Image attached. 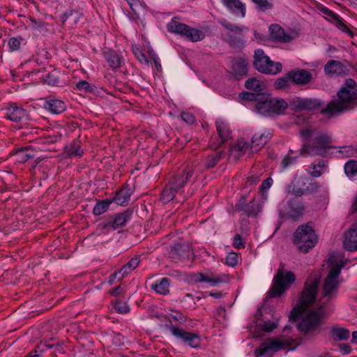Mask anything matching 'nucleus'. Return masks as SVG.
<instances>
[{"instance_id": "f257e3e1", "label": "nucleus", "mask_w": 357, "mask_h": 357, "mask_svg": "<svg viewBox=\"0 0 357 357\" xmlns=\"http://www.w3.org/2000/svg\"><path fill=\"white\" fill-rule=\"evenodd\" d=\"M346 261L343 254L331 252L325 261L328 271L319 291L315 290L317 283L314 281V334L320 333L324 328L328 317V303L337 296L342 282L340 275Z\"/></svg>"}, {"instance_id": "f03ea898", "label": "nucleus", "mask_w": 357, "mask_h": 357, "mask_svg": "<svg viewBox=\"0 0 357 357\" xmlns=\"http://www.w3.org/2000/svg\"><path fill=\"white\" fill-rule=\"evenodd\" d=\"M337 100L330 102L325 107L319 100H314V114H321L326 118L353 109L357 106V84L352 79H347L337 93ZM318 116H317V118Z\"/></svg>"}, {"instance_id": "7ed1b4c3", "label": "nucleus", "mask_w": 357, "mask_h": 357, "mask_svg": "<svg viewBox=\"0 0 357 357\" xmlns=\"http://www.w3.org/2000/svg\"><path fill=\"white\" fill-rule=\"evenodd\" d=\"M289 320L300 321L297 328L303 334L312 329V280L308 278L297 305L292 309Z\"/></svg>"}, {"instance_id": "20e7f679", "label": "nucleus", "mask_w": 357, "mask_h": 357, "mask_svg": "<svg viewBox=\"0 0 357 357\" xmlns=\"http://www.w3.org/2000/svg\"><path fill=\"white\" fill-rule=\"evenodd\" d=\"M197 177L192 166L183 167L177 174L169 181V183L163 188L160 200L163 203H167L175 199L177 202L180 200L176 195L181 193L182 188L188 183H193Z\"/></svg>"}, {"instance_id": "39448f33", "label": "nucleus", "mask_w": 357, "mask_h": 357, "mask_svg": "<svg viewBox=\"0 0 357 357\" xmlns=\"http://www.w3.org/2000/svg\"><path fill=\"white\" fill-rule=\"evenodd\" d=\"M271 137V133L266 132L264 133H255L252 138L251 144L243 139L238 141L237 145L233 146L230 150V155L236 159H238L241 155L259 151Z\"/></svg>"}, {"instance_id": "423d86ee", "label": "nucleus", "mask_w": 357, "mask_h": 357, "mask_svg": "<svg viewBox=\"0 0 357 357\" xmlns=\"http://www.w3.org/2000/svg\"><path fill=\"white\" fill-rule=\"evenodd\" d=\"M287 107L284 99L272 98L269 95L263 94L261 100L256 102L255 109L261 115L271 116L284 114Z\"/></svg>"}, {"instance_id": "0eeeda50", "label": "nucleus", "mask_w": 357, "mask_h": 357, "mask_svg": "<svg viewBox=\"0 0 357 357\" xmlns=\"http://www.w3.org/2000/svg\"><path fill=\"white\" fill-rule=\"evenodd\" d=\"M296 280V275L292 271H285L284 265L280 264V268L273 278V285L268 291L271 298L279 297L285 292Z\"/></svg>"}, {"instance_id": "6e6552de", "label": "nucleus", "mask_w": 357, "mask_h": 357, "mask_svg": "<svg viewBox=\"0 0 357 357\" xmlns=\"http://www.w3.org/2000/svg\"><path fill=\"white\" fill-rule=\"evenodd\" d=\"M292 242L300 252H309L312 248V222L298 226L294 232Z\"/></svg>"}, {"instance_id": "1a4fd4ad", "label": "nucleus", "mask_w": 357, "mask_h": 357, "mask_svg": "<svg viewBox=\"0 0 357 357\" xmlns=\"http://www.w3.org/2000/svg\"><path fill=\"white\" fill-rule=\"evenodd\" d=\"M220 24L225 29V40L227 43L234 47H243L245 43L243 32L248 31V27L235 25L226 20L220 21Z\"/></svg>"}, {"instance_id": "9d476101", "label": "nucleus", "mask_w": 357, "mask_h": 357, "mask_svg": "<svg viewBox=\"0 0 357 357\" xmlns=\"http://www.w3.org/2000/svg\"><path fill=\"white\" fill-rule=\"evenodd\" d=\"M253 65L258 71L266 74L275 75L282 70V64L271 61L261 49L255 51Z\"/></svg>"}, {"instance_id": "9b49d317", "label": "nucleus", "mask_w": 357, "mask_h": 357, "mask_svg": "<svg viewBox=\"0 0 357 357\" xmlns=\"http://www.w3.org/2000/svg\"><path fill=\"white\" fill-rule=\"evenodd\" d=\"M293 340L276 338L268 339L255 350V357H271L273 353L291 345Z\"/></svg>"}, {"instance_id": "f8f14e48", "label": "nucleus", "mask_w": 357, "mask_h": 357, "mask_svg": "<svg viewBox=\"0 0 357 357\" xmlns=\"http://www.w3.org/2000/svg\"><path fill=\"white\" fill-rule=\"evenodd\" d=\"M331 137L326 132H316L314 133V158L321 156L326 158L331 154Z\"/></svg>"}, {"instance_id": "ddd939ff", "label": "nucleus", "mask_w": 357, "mask_h": 357, "mask_svg": "<svg viewBox=\"0 0 357 357\" xmlns=\"http://www.w3.org/2000/svg\"><path fill=\"white\" fill-rule=\"evenodd\" d=\"M192 280L195 283L207 282L212 287H215L219 284L227 283L229 282V276L226 274H215L213 272H208L206 274L202 273H195L192 275Z\"/></svg>"}, {"instance_id": "4468645a", "label": "nucleus", "mask_w": 357, "mask_h": 357, "mask_svg": "<svg viewBox=\"0 0 357 357\" xmlns=\"http://www.w3.org/2000/svg\"><path fill=\"white\" fill-rule=\"evenodd\" d=\"M314 10L319 11L325 18L331 20L340 30L347 33L350 37H354L353 32L347 27L342 19L328 8L319 3L314 2Z\"/></svg>"}, {"instance_id": "2eb2a0df", "label": "nucleus", "mask_w": 357, "mask_h": 357, "mask_svg": "<svg viewBox=\"0 0 357 357\" xmlns=\"http://www.w3.org/2000/svg\"><path fill=\"white\" fill-rule=\"evenodd\" d=\"M172 334L177 338L181 339L185 344L192 348H197L200 344V338L196 333L188 332L176 328L172 324L168 326Z\"/></svg>"}, {"instance_id": "dca6fc26", "label": "nucleus", "mask_w": 357, "mask_h": 357, "mask_svg": "<svg viewBox=\"0 0 357 357\" xmlns=\"http://www.w3.org/2000/svg\"><path fill=\"white\" fill-rule=\"evenodd\" d=\"M218 138L213 140L211 144L212 149L217 150L220 146L226 143L231 137V130L227 124L222 120L218 119L215 122Z\"/></svg>"}, {"instance_id": "f3484780", "label": "nucleus", "mask_w": 357, "mask_h": 357, "mask_svg": "<svg viewBox=\"0 0 357 357\" xmlns=\"http://www.w3.org/2000/svg\"><path fill=\"white\" fill-rule=\"evenodd\" d=\"M342 248L349 252L357 250V222L353 223L343 234Z\"/></svg>"}, {"instance_id": "a211bd4d", "label": "nucleus", "mask_w": 357, "mask_h": 357, "mask_svg": "<svg viewBox=\"0 0 357 357\" xmlns=\"http://www.w3.org/2000/svg\"><path fill=\"white\" fill-rule=\"evenodd\" d=\"M5 110L6 118L11 121L20 122L28 117L26 111L14 102L8 103Z\"/></svg>"}, {"instance_id": "6ab92c4d", "label": "nucleus", "mask_w": 357, "mask_h": 357, "mask_svg": "<svg viewBox=\"0 0 357 357\" xmlns=\"http://www.w3.org/2000/svg\"><path fill=\"white\" fill-rule=\"evenodd\" d=\"M190 253V246L186 244L176 243L170 248L169 257L173 260H183L188 258Z\"/></svg>"}, {"instance_id": "aec40b11", "label": "nucleus", "mask_w": 357, "mask_h": 357, "mask_svg": "<svg viewBox=\"0 0 357 357\" xmlns=\"http://www.w3.org/2000/svg\"><path fill=\"white\" fill-rule=\"evenodd\" d=\"M223 5L233 14L240 15L241 17L245 16L246 8L241 0H222Z\"/></svg>"}, {"instance_id": "412c9836", "label": "nucleus", "mask_w": 357, "mask_h": 357, "mask_svg": "<svg viewBox=\"0 0 357 357\" xmlns=\"http://www.w3.org/2000/svg\"><path fill=\"white\" fill-rule=\"evenodd\" d=\"M291 77L292 84L303 85L309 82L311 79V75L305 70L299 69L288 72Z\"/></svg>"}, {"instance_id": "4be33fe9", "label": "nucleus", "mask_w": 357, "mask_h": 357, "mask_svg": "<svg viewBox=\"0 0 357 357\" xmlns=\"http://www.w3.org/2000/svg\"><path fill=\"white\" fill-rule=\"evenodd\" d=\"M271 37L280 42L288 43L292 40L291 35L286 33L284 29L278 24H271L269 27Z\"/></svg>"}, {"instance_id": "5701e85b", "label": "nucleus", "mask_w": 357, "mask_h": 357, "mask_svg": "<svg viewBox=\"0 0 357 357\" xmlns=\"http://www.w3.org/2000/svg\"><path fill=\"white\" fill-rule=\"evenodd\" d=\"M324 70L327 75L332 76L345 74L347 69L342 63L336 61H331L326 65Z\"/></svg>"}, {"instance_id": "b1692460", "label": "nucleus", "mask_w": 357, "mask_h": 357, "mask_svg": "<svg viewBox=\"0 0 357 357\" xmlns=\"http://www.w3.org/2000/svg\"><path fill=\"white\" fill-rule=\"evenodd\" d=\"M331 154L340 158L354 157L357 154V149L352 146H332Z\"/></svg>"}, {"instance_id": "393cba45", "label": "nucleus", "mask_w": 357, "mask_h": 357, "mask_svg": "<svg viewBox=\"0 0 357 357\" xmlns=\"http://www.w3.org/2000/svg\"><path fill=\"white\" fill-rule=\"evenodd\" d=\"M289 105L295 111L310 109L312 107V100L297 97L290 101Z\"/></svg>"}, {"instance_id": "a878e982", "label": "nucleus", "mask_w": 357, "mask_h": 357, "mask_svg": "<svg viewBox=\"0 0 357 357\" xmlns=\"http://www.w3.org/2000/svg\"><path fill=\"white\" fill-rule=\"evenodd\" d=\"M290 209L287 213V217L293 221H296L302 215L305 211V207L303 204L295 203L293 201L289 202Z\"/></svg>"}, {"instance_id": "bb28decb", "label": "nucleus", "mask_w": 357, "mask_h": 357, "mask_svg": "<svg viewBox=\"0 0 357 357\" xmlns=\"http://www.w3.org/2000/svg\"><path fill=\"white\" fill-rule=\"evenodd\" d=\"M44 107L54 114H61L66 110L65 103L57 99L46 101Z\"/></svg>"}, {"instance_id": "cd10ccee", "label": "nucleus", "mask_w": 357, "mask_h": 357, "mask_svg": "<svg viewBox=\"0 0 357 357\" xmlns=\"http://www.w3.org/2000/svg\"><path fill=\"white\" fill-rule=\"evenodd\" d=\"M302 138L303 139V145L301 149V154L307 156L310 154L312 150V132L310 129H305L301 131Z\"/></svg>"}, {"instance_id": "c85d7f7f", "label": "nucleus", "mask_w": 357, "mask_h": 357, "mask_svg": "<svg viewBox=\"0 0 357 357\" xmlns=\"http://www.w3.org/2000/svg\"><path fill=\"white\" fill-rule=\"evenodd\" d=\"M167 27L169 32L183 36L187 30L186 29H188V25L181 23L178 18L174 17L172 19L171 22L167 24Z\"/></svg>"}, {"instance_id": "c756f323", "label": "nucleus", "mask_w": 357, "mask_h": 357, "mask_svg": "<svg viewBox=\"0 0 357 357\" xmlns=\"http://www.w3.org/2000/svg\"><path fill=\"white\" fill-rule=\"evenodd\" d=\"M65 153L70 158H80L84 153V150L81 148L79 141H74L70 144L66 146Z\"/></svg>"}, {"instance_id": "7c9ffc66", "label": "nucleus", "mask_w": 357, "mask_h": 357, "mask_svg": "<svg viewBox=\"0 0 357 357\" xmlns=\"http://www.w3.org/2000/svg\"><path fill=\"white\" fill-rule=\"evenodd\" d=\"M225 151H218L207 157L204 160V166L206 169H211L214 167L218 162L224 158Z\"/></svg>"}, {"instance_id": "2f4dec72", "label": "nucleus", "mask_w": 357, "mask_h": 357, "mask_svg": "<svg viewBox=\"0 0 357 357\" xmlns=\"http://www.w3.org/2000/svg\"><path fill=\"white\" fill-rule=\"evenodd\" d=\"M15 156L18 162L24 163L29 159L33 158L36 156V152L32 149L25 147L17 150L15 153Z\"/></svg>"}, {"instance_id": "473e14b6", "label": "nucleus", "mask_w": 357, "mask_h": 357, "mask_svg": "<svg viewBox=\"0 0 357 357\" xmlns=\"http://www.w3.org/2000/svg\"><path fill=\"white\" fill-rule=\"evenodd\" d=\"M248 61L243 58H238L233 61V70L236 75H245L248 71Z\"/></svg>"}, {"instance_id": "72a5a7b5", "label": "nucleus", "mask_w": 357, "mask_h": 357, "mask_svg": "<svg viewBox=\"0 0 357 357\" xmlns=\"http://www.w3.org/2000/svg\"><path fill=\"white\" fill-rule=\"evenodd\" d=\"M132 213L129 211H126L123 213H119L115 215L112 227L114 229L125 226L128 220L130 219Z\"/></svg>"}, {"instance_id": "f704fd0d", "label": "nucleus", "mask_w": 357, "mask_h": 357, "mask_svg": "<svg viewBox=\"0 0 357 357\" xmlns=\"http://www.w3.org/2000/svg\"><path fill=\"white\" fill-rule=\"evenodd\" d=\"M188 30L185 31L184 37L192 42L202 40L205 38V33L201 30L192 28L188 26Z\"/></svg>"}, {"instance_id": "c9c22d12", "label": "nucleus", "mask_w": 357, "mask_h": 357, "mask_svg": "<svg viewBox=\"0 0 357 357\" xmlns=\"http://www.w3.org/2000/svg\"><path fill=\"white\" fill-rule=\"evenodd\" d=\"M140 258L135 257L132 258L126 264H125L119 271V273L121 274V278L127 275L131 271L135 270L139 264Z\"/></svg>"}, {"instance_id": "e433bc0d", "label": "nucleus", "mask_w": 357, "mask_h": 357, "mask_svg": "<svg viewBox=\"0 0 357 357\" xmlns=\"http://www.w3.org/2000/svg\"><path fill=\"white\" fill-rule=\"evenodd\" d=\"M240 209L243 211L248 216H256L261 211L259 203L255 199L245 204L243 206L241 207Z\"/></svg>"}, {"instance_id": "4c0bfd02", "label": "nucleus", "mask_w": 357, "mask_h": 357, "mask_svg": "<svg viewBox=\"0 0 357 357\" xmlns=\"http://www.w3.org/2000/svg\"><path fill=\"white\" fill-rule=\"evenodd\" d=\"M169 280L166 278H162L158 282L151 285V289L157 293L165 295L169 293Z\"/></svg>"}, {"instance_id": "58836bf2", "label": "nucleus", "mask_w": 357, "mask_h": 357, "mask_svg": "<svg viewBox=\"0 0 357 357\" xmlns=\"http://www.w3.org/2000/svg\"><path fill=\"white\" fill-rule=\"evenodd\" d=\"M292 84V82L289 73H286L284 76L277 79L274 83V86L276 89H289Z\"/></svg>"}, {"instance_id": "ea45409f", "label": "nucleus", "mask_w": 357, "mask_h": 357, "mask_svg": "<svg viewBox=\"0 0 357 357\" xmlns=\"http://www.w3.org/2000/svg\"><path fill=\"white\" fill-rule=\"evenodd\" d=\"M43 80L44 82H45L50 86H59L60 84L59 72L56 70H52V72L49 73L45 75V77L43 78Z\"/></svg>"}, {"instance_id": "a19ab883", "label": "nucleus", "mask_w": 357, "mask_h": 357, "mask_svg": "<svg viewBox=\"0 0 357 357\" xmlns=\"http://www.w3.org/2000/svg\"><path fill=\"white\" fill-rule=\"evenodd\" d=\"M105 59L109 66L114 69L119 68L121 65L120 57L114 52H109L106 53Z\"/></svg>"}, {"instance_id": "79ce46f5", "label": "nucleus", "mask_w": 357, "mask_h": 357, "mask_svg": "<svg viewBox=\"0 0 357 357\" xmlns=\"http://www.w3.org/2000/svg\"><path fill=\"white\" fill-rule=\"evenodd\" d=\"M245 86L246 89L253 90L255 92L261 91L263 89L262 82L255 77L248 79L245 83Z\"/></svg>"}, {"instance_id": "37998d69", "label": "nucleus", "mask_w": 357, "mask_h": 357, "mask_svg": "<svg viewBox=\"0 0 357 357\" xmlns=\"http://www.w3.org/2000/svg\"><path fill=\"white\" fill-rule=\"evenodd\" d=\"M344 172L349 178H353L357 175V161L350 160L344 165Z\"/></svg>"}, {"instance_id": "c03bdc74", "label": "nucleus", "mask_w": 357, "mask_h": 357, "mask_svg": "<svg viewBox=\"0 0 357 357\" xmlns=\"http://www.w3.org/2000/svg\"><path fill=\"white\" fill-rule=\"evenodd\" d=\"M327 169V162L324 158L318 160L316 164H314V177H319L326 172Z\"/></svg>"}, {"instance_id": "a18cd8bd", "label": "nucleus", "mask_w": 357, "mask_h": 357, "mask_svg": "<svg viewBox=\"0 0 357 357\" xmlns=\"http://www.w3.org/2000/svg\"><path fill=\"white\" fill-rule=\"evenodd\" d=\"M130 196L128 190L122 189L116 194L114 200L119 205H124L128 203Z\"/></svg>"}, {"instance_id": "49530a36", "label": "nucleus", "mask_w": 357, "mask_h": 357, "mask_svg": "<svg viewBox=\"0 0 357 357\" xmlns=\"http://www.w3.org/2000/svg\"><path fill=\"white\" fill-rule=\"evenodd\" d=\"M349 335V331L344 328L336 327L333 329V336L335 340H346Z\"/></svg>"}, {"instance_id": "de8ad7c7", "label": "nucleus", "mask_w": 357, "mask_h": 357, "mask_svg": "<svg viewBox=\"0 0 357 357\" xmlns=\"http://www.w3.org/2000/svg\"><path fill=\"white\" fill-rule=\"evenodd\" d=\"M312 173H308L307 175L300 176L296 183L302 188H306V190L308 191L310 187L312 185Z\"/></svg>"}, {"instance_id": "09e8293b", "label": "nucleus", "mask_w": 357, "mask_h": 357, "mask_svg": "<svg viewBox=\"0 0 357 357\" xmlns=\"http://www.w3.org/2000/svg\"><path fill=\"white\" fill-rule=\"evenodd\" d=\"M109 202L107 201H101L98 202L93 208V213L99 215L104 213L109 208Z\"/></svg>"}, {"instance_id": "8fccbe9b", "label": "nucleus", "mask_w": 357, "mask_h": 357, "mask_svg": "<svg viewBox=\"0 0 357 357\" xmlns=\"http://www.w3.org/2000/svg\"><path fill=\"white\" fill-rule=\"evenodd\" d=\"M50 347H51L50 345H47L45 343H40L36 347L35 350L31 352L26 357H43L41 355L42 353Z\"/></svg>"}, {"instance_id": "3c124183", "label": "nucleus", "mask_w": 357, "mask_h": 357, "mask_svg": "<svg viewBox=\"0 0 357 357\" xmlns=\"http://www.w3.org/2000/svg\"><path fill=\"white\" fill-rule=\"evenodd\" d=\"M307 191L306 190V188H302L297 185L296 183L292 187L289 186L288 188V192L292 195L296 197H301L305 195Z\"/></svg>"}, {"instance_id": "603ef678", "label": "nucleus", "mask_w": 357, "mask_h": 357, "mask_svg": "<svg viewBox=\"0 0 357 357\" xmlns=\"http://www.w3.org/2000/svg\"><path fill=\"white\" fill-rule=\"evenodd\" d=\"M255 3L259 10L264 12L270 10L273 7V4L268 0H252Z\"/></svg>"}, {"instance_id": "864d4df0", "label": "nucleus", "mask_w": 357, "mask_h": 357, "mask_svg": "<svg viewBox=\"0 0 357 357\" xmlns=\"http://www.w3.org/2000/svg\"><path fill=\"white\" fill-rule=\"evenodd\" d=\"M261 96L262 95L256 94L250 92H243L239 94V97L243 100L250 101L255 100L257 102L261 100Z\"/></svg>"}, {"instance_id": "5fc2aeb1", "label": "nucleus", "mask_w": 357, "mask_h": 357, "mask_svg": "<svg viewBox=\"0 0 357 357\" xmlns=\"http://www.w3.org/2000/svg\"><path fill=\"white\" fill-rule=\"evenodd\" d=\"M130 8L135 14H138L140 10H143V7L139 0H126Z\"/></svg>"}, {"instance_id": "6e6d98bb", "label": "nucleus", "mask_w": 357, "mask_h": 357, "mask_svg": "<svg viewBox=\"0 0 357 357\" xmlns=\"http://www.w3.org/2000/svg\"><path fill=\"white\" fill-rule=\"evenodd\" d=\"M20 39L15 37L10 38L8 42L10 50L13 52L19 50L20 48Z\"/></svg>"}, {"instance_id": "4d7b16f0", "label": "nucleus", "mask_w": 357, "mask_h": 357, "mask_svg": "<svg viewBox=\"0 0 357 357\" xmlns=\"http://www.w3.org/2000/svg\"><path fill=\"white\" fill-rule=\"evenodd\" d=\"M296 161V157L291 156L290 153H289L288 155L282 160L281 162L282 167L283 169H287L291 165L295 164Z\"/></svg>"}, {"instance_id": "13d9d810", "label": "nucleus", "mask_w": 357, "mask_h": 357, "mask_svg": "<svg viewBox=\"0 0 357 357\" xmlns=\"http://www.w3.org/2000/svg\"><path fill=\"white\" fill-rule=\"evenodd\" d=\"M76 89L84 92H89L92 91L91 86L85 80L78 82L76 84Z\"/></svg>"}, {"instance_id": "bf43d9fd", "label": "nucleus", "mask_w": 357, "mask_h": 357, "mask_svg": "<svg viewBox=\"0 0 357 357\" xmlns=\"http://www.w3.org/2000/svg\"><path fill=\"white\" fill-rule=\"evenodd\" d=\"M278 325L277 321H265L262 325V330L265 332L270 333L276 328Z\"/></svg>"}, {"instance_id": "052dcab7", "label": "nucleus", "mask_w": 357, "mask_h": 357, "mask_svg": "<svg viewBox=\"0 0 357 357\" xmlns=\"http://www.w3.org/2000/svg\"><path fill=\"white\" fill-rule=\"evenodd\" d=\"M114 309L120 313H127L129 311V307L126 303L116 302L114 304Z\"/></svg>"}, {"instance_id": "680f3d73", "label": "nucleus", "mask_w": 357, "mask_h": 357, "mask_svg": "<svg viewBox=\"0 0 357 357\" xmlns=\"http://www.w3.org/2000/svg\"><path fill=\"white\" fill-rule=\"evenodd\" d=\"M225 262L230 266H234L238 263V257L235 253H229L225 258Z\"/></svg>"}, {"instance_id": "e2e57ef3", "label": "nucleus", "mask_w": 357, "mask_h": 357, "mask_svg": "<svg viewBox=\"0 0 357 357\" xmlns=\"http://www.w3.org/2000/svg\"><path fill=\"white\" fill-rule=\"evenodd\" d=\"M233 245L236 249H241L245 247V243L240 234H236L234 237Z\"/></svg>"}, {"instance_id": "0e129e2a", "label": "nucleus", "mask_w": 357, "mask_h": 357, "mask_svg": "<svg viewBox=\"0 0 357 357\" xmlns=\"http://www.w3.org/2000/svg\"><path fill=\"white\" fill-rule=\"evenodd\" d=\"M181 116L184 122L190 125L192 124L195 121V116L189 112H183L181 113Z\"/></svg>"}, {"instance_id": "69168bd1", "label": "nucleus", "mask_w": 357, "mask_h": 357, "mask_svg": "<svg viewBox=\"0 0 357 357\" xmlns=\"http://www.w3.org/2000/svg\"><path fill=\"white\" fill-rule=\"evenodd\" d=\"M340 351L343 355L349 354L351 351V347L347 344H342L340 345Z\"/></svg>"}, {"instance_id": "338daca9", "label": "nucleus", "mask_w": 357, "mask_h": 357, "mask_svg": "<svg viewBox=\"0 0 357 357\" xmlns=\"http://www.w3.org/2000/svg\"><path fill=\"white\" fill-rule=\"evenodd\" d=\"M137 51H138V54L137 52H135V54L137 55L138 60L140 61L141 62H146V63L148 62V61L146 59V56L144 54V53H143L139 50H137Z\"/></svg>"}, {"instance_id": "774afa93", "label": "nucleus", "mask_w": 357, "mask_h": 357, "mask_svg": "<svg viewBox=\"0 0 357 357\" xmlns=\"http://www.w3.org/2000/svg\"><path fill=\"white\" fill-rule=\"evenodd\" d=\"M272 180L271 178H267L264 180L261 184L262 188H269L271 185Z\"/></svg>"}]
</instances>
